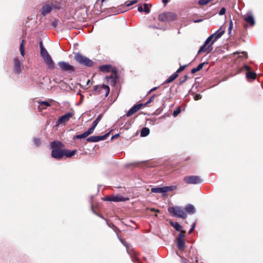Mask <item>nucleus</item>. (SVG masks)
<instances>
[{
  "label": "nucleus",
  "instance_id": "ddd939ff",
  "mask_svg": "<svg viewBox=\"0 0 263 263\" xmlns=\"http://www.w3.org/2000/svg\"><path fill=\"white\" fill-rule=\"evenodd\" d=\"M51 156L55 159H60L63 157V149L57 148L52 150Z\"/></svg>",
  "mask_w": 263,
  "mask_h": 263
},
{
  "label": "nucleus",
  "instance_id": "9d476101",
  "mask_svg": "<svg viewBox=\"0 0 263 263\" xmlns=\"http://www.w3.org/2000/svg\"><path fill=\"white\" fill-rule=\"evenodd\" d=\"M117 75L115 70H112V73L110 76L106 77L107 82L111 86H115L117 81Z\"/></svg>",
  "mask_w": 263,
  "mask_h": 263
},
{
  "label": "nucleus",
  "instance_id": "6e6d98bb",
  "mask_svg": "<svg viewBox=\"0 0 263 263\" xmlns=\"http://www.w3.org/2000/svg\"><path fill=\"white\" fill-rule=\"evenodd\" d=\"M162 2L165 4H166L168 3V0H162Z\"/></svg>",
  "mask_w": 263,
  "mask_h": 263
},
{
  "label": "nucleus",
  "instance_id": "4468645a",
  "mask_svg": "<svg viewBox=\"0 0 263 263\" xmlns=\"http://www.w3.org/2000/svg\"><path fill=\"white\" fill-rule=\"evenodd\" d=\"M142 104H139L134 105L127 112V117H130L137 111H138L142 107Z\"/></svg>",
  "mask_w": 263,
  "mask_h": 263
},
{
  "label": "nucleus",
  "instance_id": "ea45409f",
  "mask_svg": "<svg viewBox=\"0 0 263 263\" xmlns=\"http://www.w3.org/2000/svg\"><path fill=\"white\" fill-rule=\"evenodd\" d=\"M181 111V110L179 108H177V109L176 110H174L173 113V115L174 117H176Z\"/></svg>",
  "mask_w": 263,
  "mask_h": 263
},
{
  "label": "nucleus",
  "instance_id": "5701e85b",
  "mask_svg": "<svg viewBox=\"0 0 263 263\" xmlns=\"http://www.w3.org/2000/svg\"><path fill=\"white\" fill-rule=\"evenodd\" d=\"M138 10L139 12H145L147 13H149V9L148 7V5L146 4H145L143 6H140L138 7Z\"/></svg>",
  "mask_w": 263,
  "mask_h": 263
},
{
  "label": "nucleus",
  "instance_id": "8fccbe9b",
  "mask_svg": "<svg viewBox=\"0 0 263 263\" xmlns=\"http://www.w3.org/2000/svg\"><path fill=\"white\" fill-rule=\"evenodd\" d=\"M244 68L247 70L248 71V72L250 71V67L248 66V65H245L244 66Z\"/></svg>",
  "mask_w": 263,
  "mask_h": 263
},
{
  "label": "nucleus",
  "instance_id": "2f4dec72",
  "mask_svg": "<svg viewBox=\"0 0 263 263\" xmlns=\"http://www.w3.org/2000/svg\"><path fill=\"white\" fill-rule=\"evenodd\" d=\"M20 50L22 57L25 55L24 40H23L20 45Z\"/></svg>",
  "mask_w": 263,
  "mask_h": 263
},
{
  "label": "nucleus",
  "instance_id": "393cba45",
  "mask_svg": "<svg viewBox=\"0 0 263 263\" xmlns=\"http://www.w3.org/2000/svg\"><path fill=\"white\" fill-rule=\"evenodd\" d=\"M63 145L62 143L59 141H53L50 145L51 148L52 149L60 148Z\"/></svg>",
  "mask_w": 263,
  "mask_h": 263
},
{
  "label": "nucleus",
  "instance_id": "c756f323",
  "mask_svg": "<svg viewBox=\"0 0 263 263\" xmlns=\"http://www.w3.org/2000/svg\"><path fill=\"white\" fill-rule=\"evenodd\" d=\"M256 74L255 72H247L246 74V77L248 79H252L254 80L256 78Z\"/></svg>",
  "mask_w": 263,
  "mask_h": 263
},
{
  "label": "nucleus",
  "instance_id": "79ce46f5",
  "mask_svg": "<svg viewBox=\"0 0 263 263\" xmlns=\"http://www.w3.org/2000/svg\"><path fill=\"white\" fill-rule=\"evenodd\" d=\"M33 142L34 144L36 145V146H39L40 144V140L36 138L34 139Z\"/></svg>",
  "mask_w": 263,
  "mask_h": 263
},
{
  "label": "nucleus",
  "instance_id": "4c0bfd02",
  "mask_svg": "<svg viewBox=\"0 0 263 263\" xmlns=\"http://www.w3.org/2000/svg\"><path fill=\"white\" fill-rule=\"evenodd\" d=\"M41 55L42 57L43 58L49 55V54L48 53L47 50L46 49H44L41 51Z\"/></svg>",
  "mask_w": 263,
  "mask_h": 263
},
{
  "label": "nucleus",
  "instance_id": "f257e3e1",
  "mask_svg": "<svg viewBox=\"0 0 263 263\" xmlns=\"http://www.w3.org/2000/svg\"><path fill=\"white\" fill-rule=\"evenodd\" d=\"M224 29L221 27L217 31L210 35L198 51V53L201 52L209 53L211 50V46L214 42L219 39L224 33Z\"/></svg>",
  "mask_w": 263,
  "mask_h": 263
},
{
  "label": "nucleus",
  "instance_id": "7ed1b4c3",
  "mask_svg": "<svg viewBox=\"0 0 263 263\" xmlns=\"http://www.w3.org/2000/svg\"><path fill=\"white\" fill-rule=\"evenodd\" d=\"M168 211L171 214L176 217H181L183 219L186 218L187 217L184 209L180 206L170 207L168 209Z\"/></svg>",
  "mask_w": 263,
  "mask_h": 263
},
{
  "label": "nucleus",
  "instance_id": "a18cd8bd",
  "mask_svg": "<svg viewBox=\"0 0 263 263\" xmlns=\"http://www.w3.org/2000/svg\"><path fill=\"white\" fill-rule=\"evenodd\" d=\"M155 97V95L152 96L150 98L149 100L146 102V104H148L154 101Z\"/></svg>",
  "mask_w": 263,
  "mask_h": 263
},
{
  "label": "nucleus",
  "instance_id": "c03bdc74",
  "mask_svg": "<svg viewBox=\"0 0 263 263\" xmlns=\"http://www.w3.org/2000/svg\"><path fill=\"white\" fill-rule=\"evenodd\" d=\"M232 28H233V23H232V21H230V25H229V33L231 32Z\"/></svg>",
  "mask_w": 263,
  "mask_h": 263
},
{
  "label": "nucleus",
  "instance_id": "423d86ee",
  "mask_svg": "<svg viewBox=\"0 0 263 263\" xmlns=\"http://www.w3.org/2000/svg\"><path fill=\"white\" fill-rule=\"evenodd\" d=\"M73 116V113L67 112L64 115L61 116L60 117H59V118L56 122V125L58 126L60 124L68 122L70 118H72Z\"/></svg>",
  "mask_w": 263,
  "mask_h": 263
},
{
  "label": "nucleus",
  "instance_id": "b1692460",
  "mask_svg": "<svg viewBox=\"0 0 263 263\" xmlns=\"http://www.w3.org/2000/svg\"><path fill=\"white\" fill-rule=\"evenodd\" d=\"M177 246L179 250H183L184 248V241L181 238H177Z\"/></svg>",
  "mask_w": 263,
  "mask_h": 263
},
{
  "label": "nucleus",
  "instance_id": "f3484780",
  "mask_svg": "<svg viewBox=\"0 0 263 263\" xmlns=\"http://www.w3.org/2000/svg\"><path fill=\"white\" fill-rule=\"evenodd\" d=\"M244 20L245 21L250 24V25H254L255 24V21L253 16L251 13H247L244 16Z\"/></svg>",
  "mask_w": 263,
  "mask_h": 263
},
{
  "label": "nucleus",
  "instance_id": "052dcab7",
  "mask_svg": "<svg viewBox=\"0 0 263 263\" xmlns=\"http://www.w3.org/2000/svg\"><path fill=\"white\" fill-rule=\"evenodd\" d=\"M104 1H105V0H102V2H104Z\"/></svg>",
  "mask_w": 263,
  "mask_h": 263
},
{
  "label": "nucleus",
  "instance_id": "de8ad7c7",
  "mask_svg": "<svg viewBox=\"0 0 263 263\" xmlns=\"http://www.w3.org/2000/svg\"><path fill=\"white\" fill-rule=\"evenodd\" d=\"M195 227V223H194L192 228L189 231V233H191L194 231Z\"/></svg>",
  "mask_w": 263,
  "mask_h": 263
},
{
  "label": "nucleus",
  "instance_id": "7c9ffc66",
  "mask_svg": "<svg viewBox=\"0 0 263 263\" xmlns=\"http://www.w3.org/2000/svg\"><path fill=\"white\" fill-rule=\"evenodd\" d=\"M171 225L175 228L176 231H179L181 230V226L178 222H171Z\"/></svg>",
  "mask_w": 263,
  "mask_h": 263
},
{
  "label": "nucleus",
  "instance_id": "39448f33",
  "mask_svg": "<svg viewBox=\"0 0 263 263\" xmlns=\"http://www.w3.org/2000/svg\"><path fill=\"white\" fill-rule=\"evenodd\" d=\"M183 181L187 184H198L201 182L202 180L198 176H189L184 177Z\"/></svg>",
  "mask_w": 263,
  "mask_h": 263
},
{
  "label": "nucleus",
  "instance_id": "c85d7f7f",
  "mask_svg": "<svg viewBox=\"0 0 263 263\" xmlns=\"http://www.w3.org/2000/svg\"><path fill=\"white\" fill-rule=\"evenodd\" d=\"M149 134V129L148 128L144 127L141 131V136L146 137Z\"/></svg>",
  "mask_w": 263,
  "mask_h": 263
},
{
  "label": "nucleus",
  "instance_id": "5fc2aeb1",
  "mask_svg": "<svg viewBox=\"0 0 263 263\" xmlns=\"http://www.w3.org/2000/svg\"><path fill=\"white\" fill-rule=\"evenodd\" d=\"M120 240L121 242L123 244V245H124L125 247H127V244L126 242H124L123 241V240L121 239H120Z\"/></svg>",
  "mask_w": 263,
  "mask_h": 263
},
{
  "label": "nucleus",
  "instance_id": "603ef678",
  "mask_svg": "<svg viewBox=\"0 0 263 263\" xmlns=\"http://www.w3.org/2000/svg\"><path fill=\"white\" fill-rule=\"evenodd\" d=\"M151 211H153V212H159V210H157V209H154V208H152L150 210Z\"/></svg>",
  "mask_w": 263,
  "mask_h": 263
},
{
  "label": "nucleus",
  "instance_id": "412c9836",
  "mask_svg": "<svg viewBox=\"0 0 263 263\" xmlns=\"http://www.w3.org/2000/svg\"><path fill=\"white\" fill-rule=\"evenodd\" d=\"M63 156H65L67 157H71L76 154V150L69 151L68 149H63Z\"/></svg>",
  "mask_w": 263,
  "mask_h": 263
},
{
  "label": "nucleus",
  "instance_id": "09e8293b",
  "mask_svg": "<svg viewBox=\"0 0 263 263\" xmlns=\"http://www.w3.org/2000/svg\"><path fill=\"white\" fill-rule=\"evenodd\" d=\"M40 49H41V51L43 49H44V47L43 46V43L42 42H40Z\"/></svg>",
  "mask_w": 263,
  "mask_h": 263
},
{
  "label": "nucleus",
  "instance_id": "72a5a7b5",
  "mask_svg": "<svg viewBox=\"0 0 263 263\" xmlns=\"http://www.w3.org/2000/svg\"><path fill=\"white\" fill-rule=\"evenodd\" d=\"M138 2L137 0L127 1L125 3V5L127 7H129Z\"/></svg>",
  "mask_w": 263,
  "mask_h": 263
},
{
  "label": "nucleus",
  "instance_id": "bb28decb",
  "mask_svg": "<svg viewBox=\"0 0 263 263\" xmlns=\"http://www.w3.org/2000/svg\"><path fill=\"white\" fill-rule=\"evenodd\" d=\"M178 76V74L177 72H175L172 74L165 82V83H170L175 80Z\"/></svg>",
  "mask_w": 263,
  "mask_h": 263
},
{
  "label": "nucleus",
  "instance_id": "9b49d317",
  "mask_svg": "<svg viewBox=\"0 0 263 263\" xmlns=\"http://www.w3.org/2000/svg\"><path fill=\"white\" fill-rule=\"evenodd\" d=\"M103 200L108 201L121 202L125 201L126 199L119 196H112L105 197L103 198Z\"/></svg>",
  "mask_w": 263,
  "mask_h": 263
},
{
  "label": "nucleus",
  "instance_id": "a878e982",
  "mask_svg": "<svg viewBox=\"0 0 263 263\" xmlns=\"http://www.w3.org/2000/svg\"><path fill=\"white\" fill-rule=\"evenodd\" d=\"M164 187H158L151 189V192L156 193H165Z\"/></svg>",
  "mask_w": 263,
  "mask_h": 263
},
{
  "label": "nucleus",
  "instance_id": "20e7f679",
  "mask_svg": "<svg viewBox=\"0 0 263 263\" xmlns=\"http://www.w3.org/2000/svg\"><path fill=\"white\" fill-rule=\"evenodd\" d=\"M76 60L80 64L90 67L93 65V62L88 58L84 57L80 53H77L74 56Z\"/></svg>",
  "mask_w": 263,
  "mask_h": 263
},
{
  "label": "nucleus",
  "instance_id": "49530a36",
  "mask_svg": "<svg viewBox=\"0 0 263 263\" xmlns=\"http://www.w3.org/2000/svg\"><path fill=\"white\" fill-rule=\"evenodd\" d=\"M184 231H181V233L179 234L177 238H182V237H184Z\"/></svg>",
  "mask_w": 263,
  "mask_h": 263
},
{
  "label": "nucleus",
  "instance_id": "f704fd0d",
  "mask_svg": "<svg viewBox=\"0 0 263 263\" xmlns=\"http://www.w3.org/2000/svg\"><path fill=\"white\" fill-rule=\"evenodd\" d=\"M164 187L165 193H166V192H167L169 191H172L175 190L176 188V186H174V185H172V186H164Z\"/></svg>",
  "mask_w": 263,
  "mask_h": 263
},
{
  "label": "nucleus",
  "instance_id": "0eeeda50",
  "mask_svg": "<svg viewBox=\"0 0 263 263\" xmlns=\"http://www.w3.org/2000/svg\"><path fill=\"white\" fill-rule=\"evenodd\" d=\"M58 65L62 70L69 72L74 70L73 67L67 62L61 61L58 63Z\"/></svg>",
  "mask_w": 263,
  "mask_h": 263
},
{
  "label": "nucleus",
  "instance_id": "bf43d9fd",
  "mask_svg": "<svg viewBox=\"0 0 263 263\" xmlns=\"http://www.w3.org/2000/svg\"><path fill=\"white\" fill-rule=\"evenodd\" d=\"M200 21H195V22H199Z\"/></svg>",
  "mask_w": 263,
  "mask_h": 263
},
{
  "label": "nucleus",
  "instance_id": "864d4df0",
  "mask_svg": "<svg viewBox=\"0 0 263 263\" xmlns=\"http://www.w3.org/2000/svg\"><path fill=\"white\" fill-rule=\"evenodd\" d=\"M156 89H157V87H154V88H153L151 89L148 91V93H151V92H152V91H153L155 90Z\"/></svg>",
  "mask_w": 263,
  "mask_h": 263
},
{
  "label": "nucleus",
  "instance_id": "dca6fc26",
  "mask_svg": "<svg viewBox=\"0 0 263 263\" xmlns=\"http://www.w3.org/2000/svg\"><path fill=\"white\" fill-rule=\"evenodd\" d=\"M175 17V15L172 13H167L164 14H161L159 15L158 18L160 21L165 22L169 17Z\"/></svg>",
  "mask_w": 263,
  "mask_h": 263
},
{
  "label": "nucleus",
  "instance_id": "cd10ccee",
  "mask_svg": "<svg viewBox=\"0 0 263 263\" xmlns=\"http://www.w3.org/2000/svg\"><path fill=\"white\" fill-rule=\"evenodd\" d=\"M205 64V63H202L198 65V66L196 68H194L191 70V72L192 73H195L196 72L199 71L203 68V65Z\"/></svg>",
  "mask_w": 263,
  "mask_h": 263
},
{
  "label": "nucleus",
  "instance_id": "aec40b11",
  "mask_svg": "<svg viewBox=\"0 0 263 263\" xmlns=\"http://www.w3.org/2000/svg\"><path fill=\"white\" fill-rule=\"evenodd\" d=\"M185 213H187L189 214H193L195 212V208L192 204L187 205L184 209Z\"/></svg>",
  "mask_w": 263,
  "mask_h": 263
},
{
  "label": "nucleus",
  "instance_id": "e433bc0d",
  "mask_svg": "<svg viewBox=\"0 0 263 263\" xmlns=\"http://www.w3.org/2000/svg\"><path fill=\"white\" fill-rule=\"evenodd\" d=\"M95 128V127H93V126L92 125L90 128H89L86 132H85L88 136L93 133Z\"/></svg>",
  "mask_w": 263,
  "mask_h": 263
},
{
  "label": "nucleus",
  "instance_id": "4d7b16f0",
  "mask_svg": "<svg viewBox=\"0 0 263 263\" xmlns=\"http://www.w3.org/2000/svg\"><path fill=\"white\" fill-rule=\"evenodd\" d=\"M83 98H84L83 96L81 95V102L83 101Z\"/></svg>",
  "mask_w": 263,
  "mask_h": 263
},
{
  "label": "nucleus",
  "instance_id": "f8f14e48",
  "mask_svg": "<svg viewBox=\"0 0 263 263\" xmlns=\"http://www.w3.org/2000/svg\"><path fill=\"white\" fill-rule=\"evenodd\" d=\"M44 62L49 69H53L54 68V63L51 56L49 55L43 58Z\"/></svg>",
  "mask_w": 263,
  "mask_h": 263
},
{
  "label": "nucleus",
  "instance_id": "4be33fe9",
  "mask_svg": "<svg viewBox=\"0 0 263 263\" xmlns=\"http://www.w3.org/2000/svg\"><path fill=\"white\" fill-rule=\"evenodd\" d=\"M99 69L100 71L103 72H108L110 71L112 72V70H115L114 69H112L111 66L109 65H102L100 66Z\"/></svg>",
  "mask_w": 263,
  "mask_h": 263
},
{
  "label": "nucleus",
  "instance_id": "6e6552de",
  "mask_svg": "<svg viewBox=\"0 0 263 263\" xmlns=\"http://www.w3.org/2000/svg\"><path fill=\"white\" fill-rule=\"evenodd\" d=\"M94 89L96 91H98L99 93H102V91L104 90L105 97L108 96V95L109 93V91H110V89H109V86L106 85H102L100 86L96 85L94 87Z\"/></svg>",
  "mask_w": 263,
  "mask_h": 263
},
{
  "label": "nucleus",
  "instance_id": "13d9d810",
  "mask_svg": "<svg viewBox=\"0 0 263 263\" xmlns=\"http://www.w3.org/2000/svg\"><path fill=\"white\" fill-rule=\"evenodd\" d=\"M119 136V134H117L115 137H118Z\"/></svg>",
  "mask_w": 263,
  "mask_h": 263
},
{
  "label": "nucleus",
  "instance_id": "1a4fd4ad",
  "mask_svg": "<svg viewBox=\"0 0 263 263\" xmlns=\"http://www.w3.org/2000/svg\"><path fill=\"white\" fill-rule=\"evenodd\" d=\"M108 136V134H106L103 136H93L88 137L86 140L88 142H97L105 140Z\"/></svg>",
  "mask_w": 263,
  "mask_h": 263
},
{
  "label": "nucleus",
  "instance_id": "a211bd4d",
  "mask_svg": "<svg viewBox=\"0 0 263 263\" xmlns=\"http://www.w3.org/2000/svg\"><path fill=\"white\" fill-rule=\"evenodd\" d=\"M14 67L17 72H19L21 71L22 67V63L20 62L17 58L14 59Z\"/></svg>",
  "mask_w": 263,
  "mask_h": 263
},
{
  "label": "nucleus",
  "instance_id": "6ab92c4d",
  "mask_svg": "<svg viewBox=\"0 0 263 263\" xmlns=\"http://www.w3.org/2000/svg\"><path fill=\"white\" fill-rule=\"evenodd\" d=\"M49 102L47 101H41L39 102L38 108L40 111L46 109L48 106H50Z\"/></svg>",
  "mask_w": 263,
  "mask_h": 263
},
{
  "label": "nucleus",
  "instance_id": "a19ab883",
  "mask_svg": "<svg viewBox=\"0 0 263 263\" xmlns=\"http://www.w3.org/2000/svg\"><path fill=\"white\" fill-rule=\"evenodd\" d=\"M226 10L225 8L222 7V8L220 9V11L219 12V14L220 15H222L224 14H225V13H226Z\"/></svg>",
  "mask_w": 263,
  "mask_h": 263
},
{
  "label": "nucleus",
  "instance_id": "473e14b6",
  "mask_svg": "<svg viewBox=\"0 0 263 263\" xmlns=\"http://www.w3.org/2000/svg\"><path fill=\"white\" fill-rule=\"evenodd\" d=\"M102 118V115H99L98 117L96 119V120L93 122L92 125L93 126V127H96L97 125L98 124L99 122L101 120Z\"/></svg>",
  "mask_w": 263,
  "mask_h": 263
},
{
  "label": "nucleus",
  "instance_id": "c9c22d12",
  "mask_svg": "<svg viewBox=\"0 0 263 263\" xmlns=\"http://www.w3.org/2000/svg\"><path fill=\"white\" fill-rule=\"evenodd\" d=\"M87 135L86 134V133L85 132H84L83 134H81V135H77L76 136L74 137V139H82V138H86L87 137Z\"/></svg>",
  "mask_w": 263,
  "mask_h": 263
},
{
  "label": "nucleus",
  "instance_id": "3c124183",
  "mask_svg": "<svg viewBox=\"0 0 263 263\" xmlns=\"http://www.w3.org/2000/svg\"><path fill=\"white\" fill-rule=\"evenodd\" d=\"M241 54H242V56H241L242 57H243L245 58H247V52H246L245 51L244 52H242Z\"/></svg>",
  "mask_w": 263,
  "mask_h": 263
},
{
  "label": "nucleus",
  "instance_id": "2eb2a0df",
  "mask_svg": "<svg viewBox=\"0 0 263 263\" xmlns=\"http://www.w3.org/2000/svg\"><path fill=\"white\" fill-rule=\"evenodd\" d=\"M53 8V6L52 4H48L45 5L42 10V14L44 16L47 15V14L49 13L52 10Z\"/></svg>",
  "mask_w": 263,
  "mask_h": 263
},
{
  "label": "nucleus",
  "instance_id": "37998d69",
  "mask_svg": "<svg viewBox=\"0 0 263 263\" xmlns=\"http://www.w3.org/2000/svg\"><path fill=\"white\" fill-rule=\"evenodd\" d=\"M202 98V96L200 94L196 95L194 96V98L195 100H198L201 99Z\"/></svg>",
  "mask_w": 263,
  "mask_h": 263
},
{
  "label": "nucleus",
  "instance_id": "f03ea898",
  "mask_svg": "<svg viewBox=\"0 0 263 263\" xmlns=\"http://www.w3.org/2000/svg\"><path fill=\"white\" fill-rule=\"evenodd\" d=\"M224 29L221 27L217 31L210 35L198 51V53L201 52L209 53L211 50V46L214 42L219 39L224 33Z\"/></svg>",
  "mask_w": 263,
  "mask_h": 263
},
{
  "label": "nucleus",
  "instance_id": "58836bf2",
  "mask_svg": "<svg viewBox=\"0 0 263 263\" xmlns=\"http://www.w3.org/2000/svg\"><path fill=\"white\" fill-rule=\"evenodd\" d=\"M186 66V65H183V66H181L176 71V72H177V73H178L179 72H180L181 71H183L184 68H185V67Z\"/></svg>",
  "mask_w": 263,
  "mask_h": 263
}]
</instances>
